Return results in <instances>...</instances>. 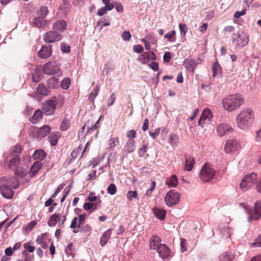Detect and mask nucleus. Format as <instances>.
Returning <instances> with one entry per match:
<instances>
[{
    "instance_id": "6",
    "label": "nucleus",
    "mask_w": 261,
    "mask_h": 261,
    "mask_svg": "<svg viewBox=\"0 0 261 261\" xmlns=\"http://www.w3.org/2000/svg\"><path fill=\"white\" fill-rule=\"evenodd\" d=\"M216 171L210 164H205L201 169L199 178L203 182H208L214 177Z\"/></svg>"
},
{
    "instance_id": "55",
    "label": "nucleus",
    "mask_w": 261,
    "mask_h": 261,
    "mask_svg": "<svg viewBox=\"0 0 261 261\" xmlns=\"http://www.w3.org/2000/svg\"><path fill=\"white\" fill-rule=\"evenodd\" d=\"M118 143V138L117 137L111 138L110 140L109 146L110 148L114 147Z\"/></svg>"
},
{
    "instance_id": "37",
    "label": "nucleus",
    "mask_w": 261,
    "mask_h": 261,
    "mask_svg": "<svg viewBox=\"0 0 261 261\" xmlns=\"http://www.w3.org/2000/svg\"><path fill=\"white\" fill-rule=\"evenodd\" d=\"M12 158L9 161V167L10 168H15L19 163V156H11Z\"/></svg>"
},
{
    "instance_id": "8",
    "label": "nucleus",
    "mask_w": 261,
    "mask_h": 261,
    "mask_svg": "<svg viewBox=\"0 0 261 261\" xmlns=\"http://www.w3.org/2000/svg\"><path fill=\"white\" fill-rule=\"evenodd\" d=\"M57 102V99L55 96L44 102L42 110L46 115L49 116L54 113L56 109Z\"/></svg>"
},
{
    "instance_id": "17",
    "label": "nucleus",
    "mask_w": 261,
    "mask_h": 261,
    "mask_svg": "<svg viewBox=\"0 0 261 261\" xmlns=\"http://www.w3.org/2000/svg\"><path fill=\"white\" fill-rule=\"evenodd\" d=\"M197 63L195 59H187L184 62V65L189 72H194Z\"/></svg>"
},
{
    "instance_id": "34",
    "label": "nucleus",
    "mask_w": 261,
    "mask_h": 261,
    "mask_svg": "<svg viewBox=\"0 0 261 261\" xmlns=\"http://www.w3.org/2000/svg\"><path fill=\"white\" fill-rule=\"evenodd\" d=\"M33 155L35 159L43 160L46 156V152L43 150H37L34 152Z\"/></svg>"
},
{
    "instance_id": "62",
    "label": "nucleus",
    "mask_w": 261,
    "mask_h": 261,
    "mask_svg": "<svg viewBox=\"0 0 261 261\" xmlns=\"http://www.w3.org/2000/svg\"><path fill=\"white\" fill-rule=\"evenodd\" d=\"M37 224V222L35 221H31L30 223L28 224L27 230L28 231H31L32 228L35 227Z\"/></svg>"
},
{
    "instance_id": "43",
    "label": "nucleus",
    "mask_w": 261,
    "mask_h": 261,
    "mask_svg": "<svg viewBox=\"0 0 261 261\" xmlns=\"http://www.w3.org/2000/svg\"><path fill=\"white\" fill-rule=\"evenodd\" d=\"M70 125V122L68 119H64L61 124V129L62 130H66Z\"/></svg>"
},
{
    "instance_id": "40",
    "label": "nucleus",
    "mask_w": 261,
    "mask_h": 261,
    "mask_svg": "<svg viewBox=\"0 0 261 261\" xmlns=\"http://www.w3.org/2000/svg\"><path fill=\"white\" fill-rule=\"evenodd\" d=\"M71 84L70 80L69 78L64 79L61 83V87L63 89H68Z\"/></svg>"
},
{
    "instance_id": "31",
    "label": "nucleus",
    "mask_w": 261,
    "mask_h": 261,
    "mask_svg": "<svg viewBox=\"0 0 261 261\" xmlns=\"http://www.w3.org/2000/svg\"><path fill=\"white\" fill-rule=\"evenodd\" d=\"M234 256L227 252L222 253L219 256L220 261H231Z\"/></svg>"
},
{
    "instance_id": "53",
    "label": "nucleus",
    "mask_w": 261,
    "mask_h": 261,
    "mask_svg": "<svg viewBox=\"0 0 261 261\" xmlns=\"http://www.w3.org/2000/svg\"><path fill=\"white\" fill-rule=\"evenodd\" d=\"M139 60L143 64H145L149 61V56L146 54V53H144L140 56Z\"/></svg>"
},
{
    "instance_id": "21",
    "label": "nucleus",
    "mask_w": 261,
    "mask_h": 261,
    "mask_svg": "<svg viewBox=\"0 0 261 261\" xmlns=\"http://www.w3.org/2000/svg\"><path fill=\"white\" fill-rule=\"evenodd\" d=\"M112 229L110 228L104 232L100 238V244L101 246H104L110 238Z\"/></svg>"
},
{
    "instance_id": "26",
    "label": "nucleus",
    "mask_w": 261,
    "mask_h": 261,
    "mask_svg": "<svg viewBox=\"0 0 261 261\" xmlns=\"http://www.w3.org/2000/svg\"><path fill=\"white\" fill-rule=\"evenodd\" d=\"M194 164L195 160L193 158L190 156L186 157L185 165L184 167L185 170L190 171L192 169Z\"/></svg>"
},
{
    "instance_id": "19",
    "label": "nucleus",
    "mask_w": 261,
    "mask_h": 261,
    "mask_svg": "<svg viewBox=\"0 0 261 261\" xmlns=\"http://www.w3.org/2000/svg\"><path fill=\"white\" fill-rule=\"evenodd\" d=\"M66 27V22L64 20H60L54 23L53 30L60 33L65 30Z\"/></svg>"
},
{
    "instance_id": "1",
    "label": "nucleus",
    "mask_w": 261,
    "mask_h": 261,
    "mask_svg": "<svg viewBox=\"0 0 261 261\" xmlns=\"http://www.w3.org/2000/svg\"><path fill=\"white\" fill-rule=\"evenodd\" d=\"M18 187V181L14 176H4L0 178V192L5 198H12V189H16Z\"/></svg>"
},
{
    "instance_id": "51",
    "label": "nucleus",
    "mask_w": 261,
    "mask_h": 261,
    "mask_svg": "<svg viewBox=\"0 0 261 261\" xmlns=\"http://www.w3.org/2000/svg\"><path fill=\"white\" fill-rule=\"evenodd\" d=\"M179 28L180 34L182 36H185L187 32L188 28L185 24L180 23L179 24Z\"/></svg>"
},
{
    "instance_id": "10",
    "label": "nucleus",
    "mask_w": 261,
    "mask_h": 261,
    "mask_svg": "<svg viewBox=\"0 0 261 261\" xmlns=\"http://www.w3.org/2000/svg\"><path fill=\"white\" fill-rule=\"evenodd\" d=\"M62 39L61 33L55 30L46 32L44 35L43 40L46 43H51L59 41Z\"/></svg>"
},
{
    "instance_id": "25",
    "label": "nucleus",
    "mask_w": 261,
    "mask_h": 261,
    "mask_svg": "<svg viewBox=\"0 0 261 261\" xmlns=\"http://www.w3.org/2000/svg\"><path fill=\"white\" fill-rule=\"evenodd\" d=\"M50 129L48 125H44L39 128L37 132L38 137H44L50 132Z\"/></svg>"
},
{
    "instance_id": "42",
    "label": "nucleus",
    "mask_w": 261,
    "mask_h": 261,
    "mask_svg": "<svg viewBox=\"0 0 261 261\" xmlns=\"http://www.w3.org/2000/svg\"><path fill=\"white\" fill-rule=\"evenodd\" d=\"M221 71V67L220 65L217 63H215L213 65V76H216Z\"/></svg>"
},
{
    "instance_id": "11",
    "label": "nucleus",
    "mask_w": 261,
    "mask_h": 261,
    "mask_svg": "<svg viewBox=\"0 0 261 261\" xmlns=\"http://www.w3.org/2000/svg\"><path fill=\"white\" fill-rule=\"evenodd\" d=\"M212 118V114L211 110L209 109L204 110L198 121V125L204 128L210 123Z\"/></svg>"
},
{
    "instance_id": "57",
    "label": "nucleus",
    "mask_w": 261,
    "mask_h": 261,
    "mask_svg": "<svg viewBox=\"0 0 261 261\" xmlns=\"http://www.w3.org/2000/svg\"><path fill=\"white\" fill-rule=\"evenodd\" d=\"M251 246L254 247H261V235L258 237L255 242L252 243Z\"/></svg>"
},
{
    "instance_id": "58",
    "label": "nucleus",
    "mask_w": 261,
    "mask_h": 261,
    "mask_svg": "<svg viewBox=\"0 0 261 261\" xmlns=\"http://www.w3.org/2000/svg\"><path fill=\"white\" fill-rule=\"evenodd\" d=\"M245 13H246V10L245 9H243L241 11H237V12H236L234 14L233 17L235 18H238L240 16L245 15Z\"/></svg>"
},
{
    "instance_id": "29",
    "label": "nucleus",
    "mask_w": 261,
    "mask_h": 261,
    "mask_svg": "<svg viewBox=\"0 0 261 261\" xmlns=\"http://www.w3.org/2000/svg\"><path fill=\"white\" fill-rule=\"evenodd\" d=\"M42 118V112L40 110H37L33 116L30 118V121L33 123H37Z\"/></svg>"
},
{
    "instance_id": "41",
    "label": "nucleus",
    "mask_w": 261,
    "mask_h": 261,
    "mask_svg": "<svg viewBox=\"0 0 261 261\" xmlns=\"http://www.w3.org/2000/svg\"><path fill=\"white\" fill-rule=\"evenodd\" d=\"M87 199L89 201H91V202H93V201H96V202L99 204L101 202V200L99 198L96 197L95 195V193H93V192H91L90 193L88 197H87Z\"/></svg>"
},
{
    "instance_id": "24",
    "label": "nucleus",
    "mask_w": 261,
    "mask_h": 261,
    "mask_svg": "<svg viewBox=\"0 0 261 261\" xmlns=\"http://www.w3.org/2000/svg\"><path fill=\"white\" fill-rule=\"evenodd\" d=\"M42 164L40 161L35 162L30 169V174L31 175H35L38 171L42 168Z\"/></svg>"
},
{
    "instance_id": "63",
    "label": "nucleus",
    "mask_w": 261,
    "mask_h": 261,
    "mask_svg": "<svg viewBox=\"0 0 261 261\" xmlns=\"http://www.w3.org/2000/svg\"><path fill=\"white\" fill-rule=\"evenodd\" d=\"M160 128H156L154 132L152 133V132H150L149 133V135L150 136H151L152 137V138L153 139H155V138H156L159 134H160Z\"/></svg>"
},
{
    "instance_id": "61",
    "label": "nucleus",
    "mask_w": 261,
    "mask_h": 261,
    "mask_svg": "<svg viewBox=\"0 0 261 261\" xmlns=\"http://www.w3.org/2000/svg\"><path fill=\"white\" fill-rule=\"evenodd\" d=\"M255 141L256 142L261 143V128L256 132Z\"/></svg>"
},
{
    "instance_id": "2",
    "label": "nucleus",
    "mask_w": 261,
    "mask_h": 261,
    "mask_svg": "<svg viewBox=\"0 0 261 261\" xmlns=\"http://www.w3.org/2000/svg\"><path fill=\"white\" fill-rule=\"evenodd\" d=\"M254 119V115L253 111L249 108L244 109L237 116V125L241 129H248L253 124Z\"/></svg>"
},
{
    "instance_id": "9",
    "label": "nucleus",
    "mask_w": 261,
    "mask_h": 261,
    "mask_svg": "<svg viewBox=\"0 0 261 261\" xmlns=\"http://www.w3.org/2000/svg\"><path fill=\"white\" fill-rule=\"evenodd\" d=\"M43 71L47 74H56L58 76L62 75V72L55 62H48L44 64Z\"/></svg>"
},
{
    "instance_id": "60",
    "label": "nucleus",
    "mask_w": 261,
    "mask_h": 261,
    "mask_svg": "<svg viewBox=\"0 0 261 261\" xmlns=\"http://www.w3.org/2000/svg\"><path fill=\"white\" fill-rule=\"evenodd\" d=\"M115 101V97L114 93H112L111 96L109 98L108 100V105L109 106H112Z\"/></svg>"
},
{
    "instance_id": "27",
    "label": "nucleus",
    "mask_w": 261,
    "mask_h": 261,
    "mask_svg": "<svg viewBox=\"0 0 261 261\" xmlns=\"http://www.w3.org/2000/svg\"><path fill=\"white\" fill-rule=\"evenodd\" d=\"M166 182L169 187H175L178 184L177 177L175 175H172L167 179Z\"/></svg>"
},
{
    "instance_id": "30",
    "label": "nucleus",
    "mask_w": 261,
    "mask_h": 261,
    "mask_svg": "<svg viewBox=\"0 0 261 261\" xmlns=\"http://www.w3.org/2000/svg\"><path fill=\"white\" fill-rule=\"evenodd\" d=\"M153 211L154 215L158 219L161 220L164 219L166 215V211L165 210L159 208H155Z\"/></svg>"
},
{
    "instance_id": "5",
    "label": "nucleus",
    "mask_w": 261,
    "mask_h": 261,
    "mask_svg": "<svg viewBox=\"0 0 261 261\" xmlns=\"http://www.w3.org/2000/svg\"><path fill=\"white\" fill-rule=\"evenodd\" d=\"M256 173H251L245 176L240 184V188L243 191H246L252 187L257 182Z\"/></svg>"
},
{
    "instance_id": "14",
    "label": "nucleus",
    "mask_w": 261,
    "mask_h": 261,
    "mask_svg": "<svg viewBox=\"0 0 261 261\" xmlns=\"http://www.w3.org/2000/svg\"><path fill=\"white\" fill-rule=\"evenodd\" d=\"M157 251L160 257L164 259L168 258L171 256V250L165 244H164L160 245L158 248Z\"/></svg>"
},
{
    "instance_id": "50",
    "label": "nucleus",
    "mask_w": 261,
    "mask_h": 261,
    "mask_svg": "<svg viewBox=\"0 0 261 261\" xmlns=\"http://www.w3.org/2000/svg\"><path fill=\"white\" fill-rule=\"evenodd\" d=\"M175 36V32L174 31H171L168 34H166L165 36V38L168 39L169 41H174Z\"/></svg>"
},
{
    "instance_id": "33",
    "label": "nucleus",
    "mask_w": 261,
    "mask_h": 261,
    "mask_svg": "<svg viewBox=\"0 0 261 261\" xmlns=\"http://www.w3.org/2000/svg\"><path fill=\"white\" fill-rule=\"evenodd\" d=\"M47 85L49 88L55 89L58 87V80L56 77H53L49 79L47 82Z\"/></svg>"
},
{
    "instance_id": "20",
    "label": "nucleus",
    "mask_w": 261,
    "mask_h": 261,
    "mask_svg": "<svg viewBox=\"0 0 261 261\" xmlns=\"http://www.w3.org/2000/svg\"><path fill=\"white\" fill-rule=\"evenodd\" d=\"M135 149V141L133 139H128L124 148V152L128 153L133 152Z\"/></svg>"
},
{
    "instance_id": "44",
    "label": "nucleus",
    "mask_w": 261,
    "mask_h": 261,
    "mask_svg": "<svg viewBox=\"0 0 261 261\" xmlns=\"http://www.w3.org/2000/svg\"><path fill=\"white\" fill-rule=\"evenodd\" d=\"M86 215L85 214L80 215L79 218H77L78 221V227L81 228V230L84 227V222L86 219Z\"/></svg>"
},
{
    "instance_id": "35",
    "label": "nucleus",
    "mask_w": 261,
    "mask_h": 261,
    "mask_svg": "<svg viewBox=\"0 0 261 261\" xmlns=\"http://www.w3.org/2000/svg\"><path fill=\"white\" fill-rule=\"evenodd\" d=\"M70 228L73 229V232L74 233H77L81 230V228L78 227V221L77 217H74L72 220L70 225Z\"/></svg>"
},
{
    "instance_id": "7",
    "label": "nucleus",
    "mask_w": 261,
    "mask_h": 261,
    "mask_svg": "<svg viewBox=\"0 0 261 261\" xmlns=\"http://www.w3.org/2000/svg\"><path fill=\"white\" fill-rule=\"evenodd\" d=\"M180 195L175 190H171L165 195V204L169 207L176 205L180 201Z\"/></svg>"
},
{
    "instance_id": "47",
    "label": "nucleus",
    "mask_w": 261,
    "mask_h": 261,
    "mask_svg": "<svg viewBox=\"0 0 261 261\" xmlns=\"http://www.w3.org/2000/svg\"><path fill=\"white\" fill-rule=\"evenodd\" d=\"M132 35L129 31H125L121 34V38L125 41H129Z\"/></svg>"
},
{
    "instance_id": "3",
    "label": "nucleus",
    "mask_w": 261,
    "mask_h": 261,
    "mask_svg": "<svg viewBox=\"0 0 261 261\" xmlns=\"http://www.w3.org/2000/svg\"><path fill=\"white\" fill-rule=\"evenodd\" d=\"M244 103V99L240 94L229 95L222 99V107L228 112L236 110Z\"/></svg>"
},
{
    "instance_id": "56",
    "label": "nucleus",
    "mask_w": 261,
    "mask_h": 261,
    "mask_svg": "<svg viewBox=\"0 0 261 261\" xmlns=\"http://www.w3.org/2000/svg\"><path fill=\"white\" fill-rule=\"evenodd\" d=\"M180 247H181V251L182 252H185L187 250V242L186 240L184 239H180Z\"/></svg>"
},
{
    "instance_id": "15",
    "label": "nucleus",
    "mask_w": 261,
    "mask_h": 261,
    "mask_svg": "<svg viewBox=\"0 0 261 261\" xmlns=\"http://www.w3.org/2000/svg\"><path fill=\"white\" fill-rule=\"evenodd\" d=\"M217 130L218 135L222 137L226 134L228 132H231L233 130V129L228 124L225 123H222L217 125Z\"/></svg>"
},
{
    "instance_id": "18",
    "label": "nucleus",
    "mask_w": 261,
    "mask_h": 261,
    "mask_svg": "<svg viewBox=\"0 0 261 261\" xmlns=\"http://www.w3.org/2000/svg\"><path fill=\"white\" fill-rule=\"evenodd\" d=\"M161 240L160 238L156 235L153 236L150 240L149 248L151 250H156L160 245Z\"/></svg>"
},
{
    "instance_id": "28",
    "label": "nucleus",
    "mask_w": 261,
    "mask_h": 261,
    "mask_svg": "<svg viewBox=\"0 0 261 261\" xmlns=\"http://www.w3.org/2000/svg\"><path fill=\"white\" fill-rule=\"evenodd\" d=\"M101 117L97 120L93 126H89L88 123H86L83 126V130H84L85 129H87V133H89L91 130H94L97 129L99 127V122L100 120Z\"/></svg>"
},
{
    "instance_id": "64",
    "label": "nucleus",
    "mask_w": 261,
    "mask_h": 261,
    "mask_svg": "<svg viewBox=\"0 0 261 261\" xmlns=\"http://www.w3.org/2000/svg\"><path fill=\"white\" fill-rule=\"evenodd\" d=\"M147 39L149 41V42L152 44H155L156 42V39L154 38V37L151 35H148L146 36Z\"/></svg>"
},
{
    "instance_id": "4",
    "label": "nucleus",
    "mask_w": 261,
    "mask_h": 261,
    "mask_svg": "<svg viewBox=\"0 0 261 261\" xmlns=\"http://www.w3.org/2000/svg\"><path fill=\"white\" fill-rule=\"evenodd\" d=\"M240 205L244 208L246 213L248 215V221L257 220L261 217V200L255 203L253 209L248 207L244 203H240Z\"/></svg>"
},
{
    "instance_id": "59",
    "label": "nucleus",
    "mask_w": 261,
    "mask_h": 261,
    "mask_svg": "<svg viewBox=\"0 0 261 261\" xmlns=\"http://www.w3.org/2000/svg\"><path fill=\"white\" fill-rule=\"evenodd\" d=\"M136 132L134 130H130L127 133V137L128 139H133L136 137Z\"/></svg>"
},
{
    "instance_id": "54",
    "label": "nucleus",
    "mask_w": 261,
    "mask_h": 261,
    "mask_svg": "<svg viewBox=\"0 0 261 261\" xmlns=\"http://www.w3.org/2000/svg\"><path fill=\"white\" fill-rule=\"evenodd\" d=\"M133 50L135 53L140 54L143 51V47L140 44L135 45L133 46Z\"/></svg>"
},
{
    "instance_id": "36",
    "label": "nucleus",
    "mask_w": 261,
    "mask_h": 261,
    "mask_svg": "<svg viewBox=\"0 0 261 261\" xmlns=\"http://www.w3.org/2000/svg\"><path fill=\"white\" fill-rule=\"evenodd\" d=\"M10 156H18V154L21 151V146L16 145L10 149Z\"/></svg>"
},
{
    "instance_id": "52",
    "label": "nucleus",
    "mask_w": 261,
    "mask_h": 261,
    "mask_svg": "<svg viewBox=\"0 0 261 261\" xmlns=\"http://www.w3.org/2000/svg\"><path fill=\"white\" fill-rule=\"evenodd\" d=\"M99 91V87H98V85H96V86L95 87V92H92L91 93V94L89 96V99L91 100V101H93L97 96Z\"/></svg>"
},
{
    "instance_id": "49",
    "label": "nucleus",
    "mask_w": 261,
    "mask_h": 261,
    "mask_svg": "<svg viewBox=\"0 0 261 261\" xmlns=\"http://www.w3.org/2000/svg\"><path fill=\"white\" fill-rule=\"evenodd\" d=\"M108 192L111 195H114L116 193L117 188L115 184H111L107 188Z\"/></svg>"
},
{
    "instance_id": "12",
    "label": "nucleus",
    "mask_w": 261,
    "mask_h": 261,
    "mask_svg": "<svg viewBox=\"0 0 261 261\" xmlns=\"http://www.w3.org/2000/svg\"><path fill=\"white\" fill-rule=\"evenodd\" d=\"M233 40L237 46L243 47L248 44L249 39L248 36L242 32L239 33L236 37H234Z\"/></svg>"
},
{
    "instance_id": "39",
    "label": "nucleus",
    "mask_w": 261,
    "mask_h": 261,
    "mask_svg": "<svg viewBox=\"0 0 261 261\" xmlns=\"http://www.w3.org/2000/svg\"><path fill=\"white\" fill-rule=\"evenodd\" d=\"M37 90L39 93L44 95H47L49 93V91L47 88L42 85H39L37 88Z\"/></svg>"
},
{
    "instance_id": "23",
    "label": "nucleus",
    "mask_w": 261,
    "mask_h": 261,
    "mask_svg": "<svg viewBox=\"0 0 261 261\" xmlns=\"http://www.w3.org/2000/svg\"><path fill=\"white\" fill-rule=\"evenodd\" d=\"M51 55V50L49 47L43 46L38 52V56L42 59H46Z\"/></svg>"
},
{
    "instance_id": "38",
    "label": "nucleus",
    "mask_w": 261,
    "mask_h": 261,
    "mask_svg": "<svg viewBox=\"0 0 261 261\" xmlns=\"http://www.w3.org/2000/svg\"><path fill=\"white\" fill-rule=\"evenodd\" d=\"M48 12V9L47 7H41L38 12V17H42V18H44L47 15Z\"/></svg>"
},
{
    "instance_id": "13",
    "label": "nucleus",
    "mask_w": 261,
    "mask_h": 261,
    "mask_svg": "<svg viewBox=\"0 0 261 261\" xmlns=\"http://www.w3.org/2000/svg\"><path fill=\"white\" fill-rule=\"evenodd\" d=\"M240 144L234 140H228L225 144L224 150L227 153H232L236 151L239 149Z\"/></svg>"
},
{
    "instance_id": "32",
    "label": "nucleus",
    "mask_w": 261,
    "mask_h": 261,
    "mask_svg": "<svg viewBox=\"0 0 261 261\" xmlns=\"http://www.w3.org/2000/svg\"><path fill=\"white\" fill-rule=\"evenodd\" d=\"M59 214H55L51 215L47 222L48 225L50 226H55L59 219Z\"/></svg>"
},
{
    "instance_id": "45",
    "label": "nucleus",
    "mask_w": 261,
    "mask_h": 261,
    "mask_svg": "<svg viewBox=\"0 0 261 261\" xmlns=\"http://www.w3.org/2000/svg\"><path fill=\"white\" fill-rule=\"evenodd\" d=\"M127 198L129 200H132L133 198L138 199V193L136 191H129L126 194Z\"/></svg>"
},
{
    "instance_id": "48",
    "label": "nucleus",
    "mask_w": 261,
    "mask_h": 261,
    "mask_svg": "<svg viewBox=\"0 0 261 261\" xmlns=\"http://www.w3.org/2000/svg\"><path fill=\"white\" fill-rule=\"evenodd\" d=\"M26 173L27 171L21 168H17L15 171V174L19 177H23Z\"/></svg>"
},
{
    "instance_id": "46",
    "label": "nucleus",
    "mask_w": 261,
    "mask_h": 261,
    "mask_svg": "<svg viewBox=\"0 0 261 261\" xmlns=\"http://www.w3.org/2000/svg\"><path fill=\"white\" fill-rule=\"evenodd\" d=\"M169 142L172 146H176L178 143V137L176 135H170Z\"/></svg>"
},
{
    "instance_id": "22",
    "label": "nucleus",
    "mask_w": 261,
    "mask_h": 261,
    "mask_svg": "<svg viewBox=\"0 0 261 261\" xmlns=\"http://www.w3.org/2000/svg\"><path fill=\"white\" fill-rule=\"evenodd\" d=\"M60 137L58 132H53L48 137V140L51 146H55L57 144L58 139Z\"/></svg>"
},
{
    "instance_id": "16",
    "label": "nucleus",
    "mask_w": 261,
    "mask_h": 261,
    "mask_svg": "<svg viewBox=\"0 0 261 261\" xmlns=\"http://www.w3.org/2000/svg\"><path fill=\"white\" fill-rule=\"evenodd\" d=\"M32 23L34 27L40 28H44L49 25V22L47 20H44L42 17H35L32 19Z\"/></svg>"
}]
</instances>
